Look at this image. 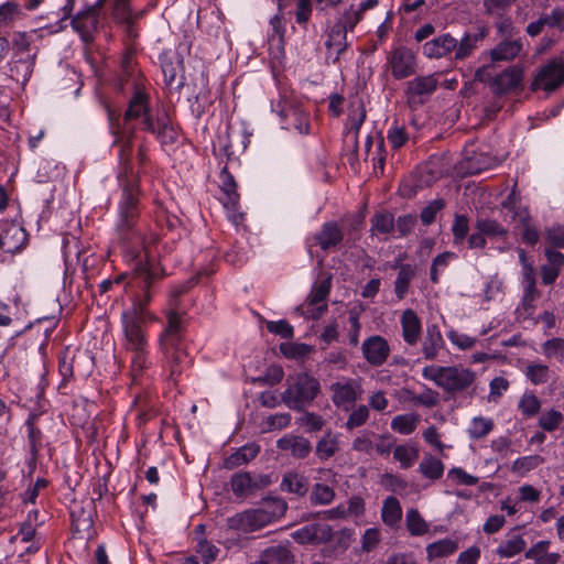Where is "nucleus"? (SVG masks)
Listing matches in <instances>:
<instances>
[{"label": "nucleus", "instance_id": "nucleus-1", "mask_svg": "<svg viewBox=\"0 0 564 564\" xmlns=\"http://www.w3.org/2000/svg\"><path fill=\"white\" fill-rule=\"evenodd\" d=\"M113 85L119 90L131 91L128 106H143L148 102L149 95L145 90L144 78L138 68L135 53L132 48H127L122 54Z\"/></svg>", "mask_w": 564, "mask_h": 564}, {"label": "nucleus", "instance_id": "nucleus-2", "mask_svg": "<svg viewBox=\"0 0 564 564\" xmlns=\"http://www.w3.org/2000/svg\"><path fill=\"white\" fill-rule=\"evenodd\" d=\"M150 301V294L147 292L144 303L133 305L129 311L122 313L123 332L127 340V347L137 352L133 359V366L141 368L142 354L147 346V339L142 329L147 317H150V312L145 308L147 303Z\"/></svg>", "mask_w": 564, "mask_h": 564}, {"label": "nucleus", "instance_id": "nucleus-3", "mask_svg": "<svg viewBox=\"0 0 564 564\" xmlns=\"http://www.w3.org/2000/svg\"><path fill=\"white\" fill-rule=\"evenodd\" d=\"M422 375L451 394L467 390L476 380V373L462 366H429L423 369Z\"/></svg>", "mask_w": 564, "mask_h": 564}, {"label": "nucleus", "instance_id": "nucleus-4", "mask_svg": "<svg viewBox=\"0 0 564 564\" xmlns=\"http://www.w3.org/2000/svg\"><path fill=\"white\" fill-rule=\"evenodd\" d=\"M288 389L281 394V402L288 408L303 411L319 393L318 381L305 372L286 379Z\"/></svg>", "mask_w": 564, "mask_h": 564}, {"label": "nucleus", "instance_id": "nucleus-5", "mask_svg": "<svg viewBox=\"0 0 564 564\" xmlns=\"http://www.w3.org/2000/svg\"><path fill=\"white\" fill-rule=\"evenodd\" d=\"M119 217L118 229L120 232L127 234L133 230L139 218V188L134 178L126 180Z\"/></svg>", "mask_w": 564, "mask_h": 564}, {"label": "nucleus", "instance_id": "nucleus-6", "mask_svg": "<svg viewBox=\"0 0 564 564\" xmlns=\"http://www.w3.org/2000/svg\"><path fill=\"white\" fill-rule=\"evenodd\" d=\"M564 84V55L550 59L535 74L531 90L555 91Z\"/></svg>", "mask_w": 564, "mask_h": 564}, {"label": "nucleus", "instance_id": "nucleus-7", "mask_svg": "<svg viewBox=\"0 0 564 564\" xmlns=\"http://www.w3.org/2000/svg\"><path fill=\"white\" fill-rule=\"evenodd\" d=\"M416 56L409 47H394L387 55V70L395 79H403L413 75L416 72Z\"/></svg>", "mask_w": 564, "mask_h": 564}, {"label": "nucleus", "instance_id": "nucleus-8", "mask_svg": "<svg viewBox=\"0 0 564 564\" xmlns=\"http://www.w3.org/2000/svg\"><path fill=\"white\" fill-rule=\"evenodd\" d=\"M160 61L166 88L170 93H177L184 85L183 56L176 50H167Z\"/></svg>", "mask_w": 564, "mask_h": 564}, {"label": "nucleus", "instance_id": "nucleus-9", "mask_svg": "<svg viewBox=\"0 0 564 564\" xmlns=\"http://www.w3.org/2000/svg\"><path fill=\"white\" fill-rule=\"evenodd\" d=\"M437 78L435 75L419 76L410 80L406 85L405 94L409 102L424 104L437 87Z\"/></svg>", "mask_w": 564, "mask_h": 564}, {"label": "nucleus", "instance_id": "nucleus-10", "mask_svg": "<svg viewBox=\"0 0 564 564\" xmlns=\"http://www.w3.org/2000/svg\"><path fill=\"white\" fill-rule=\"evenodd\" d=\"M457 40L449 33L441 34L422 46V53L427 58H444L455 53Z\"/></svg>", "mask_w": 564, "mask_h": 564}, {"label": "nucleus", "instance_id": "nucleus-11", "mask_svg": "<svg viewBox=\"0 0 564 564\" xmlns=\"http://www.w3.org/2000/svg\"><path fill=\"white\" fill-rule=\"evenodd\" d=\"M499 108H448L452 113L448 116L454 121V118L460 119L466 118L464 128L475 129L484 123V119L488 118L491 120Z\"/></svg>", "mask_w": 564, "mask_h": 564}, {"label": "nucleus", "instance_id": "nucleus-12", "mask_svg": "<svg viewBox=\"0 0 564 564\" xmlns=\"http://www.w3.org/2000/svg\"><path fill=\"white\" fill-rule=\"evenodd\" d=\"M523 69L520 66H510L492 79L491 91L495 95H505L514 90L522 82Z\"/></svg>", "mask_w": 564, "mask_h": 564}, {"label": "nucleus", "instance_id": "nucleus-13", "mask_svg": "<svg viewBox=\"0 0 564 564\" xmlns=\"http://www.w3.org/2000/svg\"><path fill=\"white\" fill-rule=\"evenodd\" d=\"M362 352L370 365L381 366L389 357L390 347L383 337L372 336L364 341Z\"/></svg>", "mask_w": 564, "mask_h": 564}, {"label": "nucleus", "instance_id": "nucleus-14", "mask_svg": "<svg viewBox=\"0 0 564 564\" xmlns=\"http://www.w3.org/2000/svg\"><path fill=\"white\" fill-rule=\"evenodd\" d=\"M36 56V50L32 54H26L25 56H12V59L9 63L11 78L22 85H25L33 74Z\"/></svg>", "mask_w": 564, "mask_h": 564}, {"label": "nucleus", "instance_id": "nucleus-15", "mask_svg": "<svg viewBox=\"0 0 564 564\" xmlns=\"http://www.w3.org/2000/svg\"><path fill=\"white\" fill-rule=\"evenodd\" d=\"M6 226L0 234V248L7 252H15L24 247L28 234L22 226L15 223H6Z\"/></svg>", "mask_w": 564, "mask_h": 564}, {"label": "nucleus", "instance_id": "nucleus-16", "mask_svg": "<svg viewBox=\"0 0 564 564\" xmlns=\"http://www.w3.org/2000/svg\"><path fill=\"white\" fill-rule=\"evenodd\" d=\"M74 30H76L82 40L90 42L94 39V33L97 30L98 17L96 8H90L84 12H79L72 21Z\"/></svg>", "mask_w": 564, "mask_h": 564}, {"label": "nucleus", "instance_id": "nucleus-17", "mask_svg": "<svg viewBox=\"0 0 564 564\" xmlns=\"http://www.w3.org/2000/svg\"><path fill=\"white\" fill-rule=\"evenodd\" d=\"M325 46L328 52L327 58L333 57V63H336L339 59L340 54L345 52L348 46L347 32L345 31V26H343V24L335 23L332 26L327 33Z\"/></svg>", "mask_w": 564, "mask_h": 564}, {"label": "nucleus", "instance_id": "nucleus-18", "mask_svg": "<svg viewBox=\"0 0 564 564\" xmlns=\"http://www.w3.org/2000/svg\"><path fill=\"white\" fill-rule=\"evenodd\" d=\"M70 517L73 532L82 539L89 538L94 528L93 508L86 509L82 506H75Z\"/></svg>", "mask_w": 564, "mask_h": 564}, {"label": "nucleus", "instance_id": "nucleus-19", "mask_svg": "<svg viewBox=\"0 0 564 564\" xmlns=\"http://www.w3.org/2000/svg\"><path fill=\"white\" fill-rule=\"evenodd\" d=\"M281 451L290 452L295 458H305L312 451L308 440L301 435H286L278 441Z\"/></svg>", "mask_w": 564, "mask_h": 564}, {"label": "nucleus", "instance_id": "nucleus-20", "mask_svg": "<svg viewBox=\"0 0 564 564\" xmlns=\"http://www.w3.org/2000/svg\"><path fill=\"white\" fill-rule=\"evenodd\" d=\"M402 336L406 344L414 346L421 336V321L417 314L408 308L401 316Z\"/></svg>", "mask_w": 564, "mask_h": 564}, {"label": "nucleus", "instance_id": "nucleus-21", "mask_svg": "<svg viewBox=\"0 0 564 564\" xmlns=\"http://www.w3.org/2000/svg\"><path fill=\"white\" fill-rule=\"evenodd\" d=\"M343 238L344 234L335 221L325 223L322 230L314 237L316 243L325 251L338 246Z\"/></svg>", "mask_w": 564, "mask_h": 564}, {"label": "nucleus", "instance_id": "nucleus-22", "mask_svg": "<svg viewBox=\"0 0 564 564\" xmlns=\"http://www.w3.org/2000/svg\"><path fill=\"white\" fill-rule=\"evenodd\" d=\"M181 317L175 311L167 314V327L161 338L164 350L169 352L170 348H174L181 339Z\"/></svg>", "mask_w": 564, "mask_h": 564}, {"label": "nucleus", "instance_id": "nucleus-23", "mask_svg": "<svg viewBox=\"0 0 564 564\" xmlns=\"http://www.w3.org/2000/svg\"><path fill=\"white\" fill-rule=\"evenodd\" d=\"M281 489L304 497L308 491L307 478L296 471H288L283 475Z\"/></svg>", "mask_w": 564, "mask_h": 564}, {"label": "nucleus", "instance_id": "nucleus-24", "mask_svg": "<svg viewBox=\"0 0 564 564\" xmlns=\"http://www.w3.org/2000/svg\"><path fill=\"white\" fill-rule=\"evenodd\" d=\"M357 388L358 386L355 382L334 383L332 386L333 402L337 406L355 403L358 399Z\"/></svg>", "mask_w": 564, "mask_h": 564}, {"label": "nucleus", "instance_id": "nucleus-25", "mask_svg": "<svg viewBox=\"0 0 564 564\" xmlns=\"http://www.w3.org/2000/svg\"><path fill=\"white\" fill-rule=\"evenodd\" d=\"M144 122L152 132H162L170 126V117L164 108H143Z\"/></svg>", "mask_w": 564, "mask_h": 564}, {"label": "nucleus", "instance_id": "nucleus-26", "mask_svg": "<svg viewBox=\"0 0 564 564\" xmlns=\"http://www.w3.org/2000/svg\"><path fill=\"white\" fill-rule=\"evenodd\" d=\"M443 346V336L437 325H431L426 329V336L423 343L422 352L427 360H434L437 351Z\"/></svg>", "mask_w": 564, "mask_h": 564}, {"label": "nucleus", "instance_id": "nucleus-27", "mask_svg": "<svg viewBox=\"0 0 564 564\" xmlns=\"http://www.w3.org/2000/svg\"><path fill=\"white\" fill-rule=\"evenodd\" d=\"M259 451L260 447L254 444L243 446L227 457L224 465L227 469H234L241 465L248 464L257 457Z\"/></svg>", "mask_w": 564, "mask_h": 564}, {"label": "nucleus", "instance_id": "nucleus-28", "mask_svg": "<svg viewBox=\"0 0 564 564\" xmlns=\"http://www.w3.org/2000/svg\"><path fill=\"white\" fill-rule=\"evenodd\" d=\"M516 220L519 221L522 240L528 245H535L540 239L538 229L531 225V216L528 209H519L516 213Z\"/></svg>", "mask_w": 564, "mask_h": 564}, {"label": "nucleus", "instance_id": "nucleus-29", "mask_svg": "<svg viewBox=\"0 0 564 564\" xmlns=\"http://www.w3.org/2000/svg\"><path fill=\"white\" fill-rule=\"evenodd\" d=\"M230 485L234 495L237 497H247L254 492V479L247 471L234 474Z\"/></svg>", "mask_w": 564, "mask_h": 564}, {"label": "nucleus", "instance_id": "nucleus-30", "mask_svg": "<svg viewBox=\"0 0 564 564\" xmlns=\"http://www.w3.org/2000/svg\"><path fill=\"white\" fill-rule=\"evenodd\" d=\"M278 115L282 119H290V123L284 127L285 129H295L300 133L308 131V123L301 108H281Z\"/></svg>", "mask_w": 564, "mask_h": 564}, {"label": "nucleus", "instance_id": "nucleus-31", "mask_svg": "<svg viewBox=\"0 0 564 564\" xmlns=\"http://www.w3.org/2000/svg\"><path fill=\"white\" fill-rule=\"evenodd\" d=\"M221 184L220 188L223 193L226 195V199L224 200V205L226 208L235 209L238 200L239 194L237 193L236 182L231 174L228 173L227 167H225L220 174Z\"/></svg>", "mask_w": 564, "mask_h": 564}, {"label": "nucleus", "instance_id": "nucleus-32", "mask_svg": "<svg viewBox=\"0 0 564 564\" xmlns=\"http://www.w3.org/2000/svg\"><path fill=\"white\" fill-rule=\"evenodd\" d=\"M522 50L520 41H505L490 51L492 61H511L519 55Z\"/></svg>", "mask_w": 564, "mask_h": 564}, {"label": "nucleus", "instance_id": "nucleus-33", "mask_svg": "<svg viewBox=\"0 0 564 564\" xmlns=\"http://www.w3.org/2000/svg\"><path fill=\"white\" fill-rule=\"evenodd\" d=\"M24 17L21 6L13 1L0 4V29L10 28Z\"/></svg>", "mask_w": 564, "mask_h": 564}, {"label": "nucleus", "instance_id": "nucleus-34", "mask_svg": "<svg viewBox=\"0 0 564 564\" xmlns=\"http://www.w3.org/2000/svg\"><path fill=\"white\" fill-rule=\"evenodd\" d=\"M260 558L267 564H291L293 562L291 551L282 545L268 547L262 552Z\"/></svg>", "mask_w": 564, "mask_h": 564}, {"label": "nucleus", "instance_id": "nucleus-35", "mask_svg": "<svg viewBox=\"0 0 564 564\" xmlns=\"http://www.w3.org/2000/svg\"><path fill=\"white\" fill-rule=\"evenodd\" d=\"M420 473L431 480L440 479L444 473V464L441 459L427 454L419 466Z\"/></svg>", "mask_w": 564, "mask_h": 564}, {"label": "nucleus", "instance_id": "nucleus-36", "mask_svg": "<svg viewBox=\"0 0 564 564\" xmlns=\"http://www.w3.org/2000/svg\"><path fill=\"white\" fill-rule=\"evenodd\" d=\"M338 449V440L330 431H327L316 444V455L322 460L330 458Z\"/></svg>", "mask_w": 564, "mask_h": 564}, {"label": "nucleus", "instance_id": "nucleus-37", "mask_svg": "<svg viewBox=\"0 0 564 564\" xmlns=\"http://www.w3.org/2000/svg\"><path fill=\"white\" fill-rule=\"evenodd\" d=\"M482 37V34H465L460 41H457L455 59L463 61L470 56L474 50L477 47L478 42L481 41Z\"/></svg>", "mask_w": 564, "mask_h": 564}, {"label": "nucleus", "instance_id": "nucleus-38", "mask_svg": "<svg viewBox=\"0 0 564 564\" xmlns=\"http://www.w3.org/2000/svg\"><path fill=\"white\" fill-rule=\"evenodd\" d=\"M402 517V509L399 500L390 496L388 497L382 507V520L387 525L393 527L397 524Z\"/></svg>", "mask_w": 564, "mask_h": 564}, {"label": "nucleus", "instance_id": "nucleus-39", "mask_svg": "<svg viewBox=\"0 0 564 564\" xmlns=\"http://www.w3.org/2000/svg\"><path fill=\"white\" fill-rule=\"evenodd\" d=\"M458 549V544L456 541L451 539L440 540L437 542L431 543L426 547L429 560L444 557L453 554Z\"/></svg>", "mask_w": 564, "mask_h": 564}, {"label": "nucleus", "instance_id": "nucleus-40", "mask_svg": "<svg viewBox=\"0 0 564 564\" xmlns=\"http://www.w3.org/2000/svg\"><path fill=\"white\" fill-rule=\"evenodd\" d=\"M415 272L411 264H402L400 267L398 278L395 280V294L399 300H402L408 292L410 282Z\"/></svg>", "mask_w": 564, "mask_h": 564}, {"label": "nucleus", "instance_id": "nucleus-41", "mask_svg": "<svg viewBox=\"0 0 564 564\" xmlns=\"http://www.w3.org/2000/svg\"><path fill=\"white\" fill-rule=\"evenodd\" d=\"M393 457L400 462L403 468H409L419 457V449L415 446L398 445L394 448Z\"/></svg>", "mask_w": 564, "mask_h": 564}, {"label": "nucleus", "instance_id": "nucleus-42", "mask_svg": "<svg viewBox=\"0 0 564 564\" xmlns=\"http://www.w3.org/2000/svg\"><path fill=\"white\" fill-rule=\"evenodd\" d=\"M406 528L412 535H422L429 531V524L416 509H410L408 511Z\"/></svg>", "mask_w": 564, "mask_h": 564}, {"label": "nucleus", "instance_id": "nucleus-43", "mask_svg": "<svg viewBox=\"0 0 564 564\" xmlns=\"http://www.w3.org/2000/svg\"><path fill=\"white\" fill-rule=\"evenodd\" d=\"M335 498V491L327 485L324 484H315L310 500L313 505H328Z\"/></svg>", "mask_w": 564, "mask_h": 564}, {"label": "nucleus", "instance_id": "nucleus-44", "mask_svg": "<svg viewBox=\"0 0 564 564\" xmlns=\"http://www.w3.org/2000/svg\"><path fill=\"white\" fill-rule=\"evenodd\" d=\"M260 506L265 510L271 521L281 518L288 509L286 502L281 498H265Z\"/></svg>", "mask_w": 564, "mask_h": 564}, {"label": "nucleus", "instance_id": "nucleus-45", "mask_svg": "<svg viewBox=\"0 0 564 564\" xmlns=\"http://www.w3.org/2000/svg\"><path fill=\"white\" fill-rule=\"evenodd\" d=\"M12 56H25L32 54L34 51L31 48V39L26 32H15L12 36Z\"/></svg>", "mask_w": 564, "mask_h": 564}, {"label": "nucleus", "instance_id": "nucleus-46", "mask_svg": "<svg viewBox=\"0 0 564 564\" xmlns=\"http://www.w3.org/2000/svg\"><path fill=\"white\" fill-rule=\"evenodd\" d=\"M524 549L525 541L520 535H516L508 540L506 543L501 544L497 549V553L501 557H512L521 553Z\"/></svg>", "mask_w": 564, "mask_h": 564}, {"label": "nucleus", "instance_id": "nucleus-47", "mask_svg": "<svg viewBox=\"0 0 564 564\" xmlns=\"http://www.w3.org/2000/svg\"><path fill=\"white\" fill-rule=\"evenodd\" d=\"M476 229L485 236H500L503 237L508 234L497 220L489 218H478L476 221Z\"/></svg>", "mask_w": 564, "mask_h": 564}, {"label": "nucleus", "instance_id": "nucleus-48", "mask_svg": "<svg viewBox=\"0 0 564 564\" xmlns=\"http://www.w3.org/2000/svg\"><path fill=\"white\" fill-rule=\"evenodd\" d=\"M419 415H398L393 417L391 427L401 434H410L416 429Z\"/></svg>", "mask_w": 564, "mask_h": 564}, {"label": "nucleus", "instance_id": "nucleus-49", "mask_svg": "<svg viewBox=\"0 0 564 564\" xmlns=\"http://www.w3.org/2000/svg\"><path fill=\"white\" fill-rule=\"evenodd\" d=\"M245 518L248 519V521L250 522V532L256 531L272 522L268 513L265 512V510L262 509L261 506L258 507L257 509L247 510Z\"/></svg>", "mask_w": 564, "mask_h": 564}, {"label": "nucleus", "instance_id": "nucleus-50", "mask_svg": "<svg viewBox=\"0 0 564 564\" xmlns=\"http://www.w3.org/2000/svg\"><path fill=\"white\" fill-rule=\"evenodd\" d=\"M494 429V421L490 419H484L481 416L474 417L471 421V427L469 429V435L471 438L478 440L485 437Z\"/></svg>", "mask_w": 564, "mask_h": 564}, {"label": "nucleus", "instance_id": "nucleus-51", "mask_svg": "<svg viewBox=\"0 0 564 564\" xmlns=\"http://www.w3.org/2000/svg\"><path fill=\"white\" fill-rule=\"evenodd\" d=\"M543 462L544 458L540 455L520 457L513 463L512 470L516 473L524 474L536 468L543 464Z\"/></svg>", "mask_w": 564, "mask_h": 564}, {"label": "nucleus", "instance_id": "nucleus-52", "mask_svg": "<svg viewBox=\"0 0 564 564\" xmlns=\"http://www.w3.org/2000/svg\"><path fill=\"white\" fill-rule=\"evenodd\" d=\"M284 372L282 367L280 366H271L267 369V372L264 376L251 378L252 383H261V384H269V386H275L283 379Z\"/></svg>", "mask_w": 564, "mask_h": 564}, {"label": "nucleus", "instance_id": "nucleus-53", "mask_svg": "<svg viewBox=\"0 0 564 564\" xmlns=\"http://www.w3.org/2000/svg\"><path fill=\"white\" fill-rule=\"evenodd\" d=\"M452 231L454 236V242H462L468 235L469 231V219L465 215H455Z\"/></svg>", "mask_w": 564, "mask_h": 564}, {"label": "nucleus", "instance_id": "nucleus-54", "mask_svg": "<svg viewBox=\"0 0 564 564\" xmlns=\"http://www.w3.org/2000/svg\"><path fill=\"white\" fill-rule=\"evenodd\" d=\"M330 291V279H326L322 281L318 285H314L310 295L307 296L308 305H317L321 302H324Z\"/></svg>", "mask_w": 564, "mask_h": 564}, {"label": "nucleus", "instance_id": "nucleus-55", "mask_svg": "<svg viewBox=\"0 0 564 564\" xmlns=\"http://www.w3.org/2000/svg\"><path fill=\"white\" fill-rule=\"evenodd\" d=\"M280 350L286 358H301L308 355L313 348L306 344L288 343L281 344Z\"/></svg>", "mask_w": 564, "mask_h": 564}, {"label": "nucleus", "instance_id": "nucleus-56", "mask_svg": "<svg viewBox=\"0 0 564 564\" xmlns=\"http://www.w3.org/2000/svg\"><path fill=\"white\" fill-rule=\"evenodd\" d=\"M549 367L541 364H530L527 367V377L534 384L545 383L549 379Z\"/></svg>", "mask_w": 564, "mask_h": 564}, {"label": "nucleus", "instance_id": "nucleus-57", "mask_svg": "<svg viewBox=\"0 0 564 564\" xmlns=\"http://www.w3.org/2000/svg\"><path fill=\"white\" fill-rule=\"evenodd\" d=\"M445 200L443 198H437L431 202L426 207H424L421 212L420 218L424 225H431L435 221L436 214L441 212L445 207Z\"/></svg>", "mask_w": 564, "mask_h": 564}, {"label": "nucleus", "instance_id": "nucleus-58", "mask_svg": "<svg viewBox=\"0 0 564 564\" xmlns=\"http://www.w3.org/2000/svg\"><path fill=\"white\" fill-rule=\"evenodd\" d=\"M563 421V415L560 411L551 410L542 414L539 419V425L541 429L547 432H552L558 427Z\"/></svg>", "mask_w": 564, "mask_h": 564}, {"label": "nucleus", "instance_id": "nucleus-59", "mask_svg": "<svg viewBox=\"0 0 564 564\" xmlns=\"http://www.w3.org/2000/svg\"><path fill=\"white\" fill-rule=\"evenodd\" d=\"M394 227V219L390 213L376 214L372 218V230L380 234H388Z\"/></svg>", "mask_w": 564, "mask_h": 564}, {"label": "nucleus", "instance_id": "nucleus-60", "mask_svg": "<svg viewBox=\"0 0 564 564\" xmlns=\"http://www.w3.org/2000/svg\"><path fill=\"white\" fill-rule=\"evenodd\" d=\"M137 278L141 279L144 289H149L156 281L161 273L151 264L140 265L137 270Z\"/></svg>", "mask_w": 564, "mask_h": 564}, {"label": "nucleus", "instance_id": "nucleus-61", "mask_svg": "<svg viewBox=\"0 0 564 564\" xmlns=\"http://www.w3.org/2000/svg\"><path fill=\"white\" fill-rule=\"evenodd\" d=\"M519 408L524 415L533 416L539 413L541 403L535 394H524L519 402Z\"/></svg>", "mask_w": 564, "mask_h": 564}, {"label": "nucleus", "instance_id": "nucleus-62", "mask_svg": "<svg viewBox=\"0 0 564 564\" xmlns=\"http://www.w3.org/2000/svg\"><path fill=\"white\" fill-rule=\"evenodd\" d=\"M369 417V409L366 405H359L356 410H354L347 422L346 427L348 430H354L355 427H359L364 425Z\"/></svg>", "mask_w": 564, "mask_h": 564}, {"label": "nucleus", "instance_id": "nucleus-63", "mask_svg": "<svg viewBox=\"0 0 564 564\" xmlns=\"http://www.w3.org/2000/svg\"><path fill=\"white\" fill-rule=\"evenodd\" d=\"M482 155H478V154H473L471 156H466L462 162H460V165H462V169L467 173V174H478L480 173L482 170L486 169V165L482 163Z\"/></svg>", "mask_w": 564, "mask_h": 564}, {"label": "nucleus", "instance_id": "nucleus-64", "mask_svg": "<svg viewBox=\"0 0 564 564\" xmlns=\"http://www.w3.org/2000/svg\"><path fill=\"white\" fill-rule=\"evenodd\" d=\"M388 141L391 143L393 149H400L409 140L408 133L404 127L394 124L387 134Z\"/></svg>", "mask_w": 564, "mask_h": 564}]
</instances>
